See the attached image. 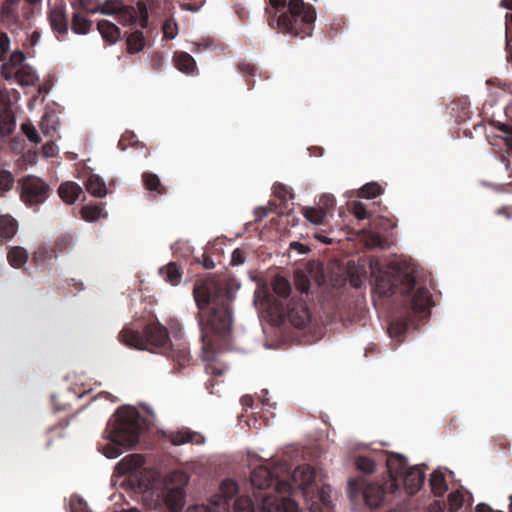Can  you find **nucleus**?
Here are the masks:
<instances>
[{"label":"nucleus","mask_w":512,"mask_h":512,"mask_svg":"<svg viewBox=\"0 0 512 512\" xmlns=\"http://www.w3.org/2000/svg\"><path fill=\"white\" fill-rule=\"evenodd\" d=\"M180 7L183 10L192 11V12H196L200 8L199 5L192 4V3H189V2H185V3L180 4Z\"/></svg>","instance_id":"obj_58"},{"label":"nucleus","mask_w":512,"mask_h":512,"mask_svg":"<svg viewBox=\"0 0 512 512\" xmlns=\"http://www.w3.org/2000/svg\"><path fill=\"white\" fill-rule=\"evenodd\" d=\"M85 187L88 193L98 198H102L107 194L105 182L96 174H92L88 177L85 182Z\"/></svg>","instance_id":"obj_22"},{"label":"nucleus","mask_w":512,"mask_h":512,"mask_svg":"<svg viewBox=\"0 0 512 512\" xmlns=\"http://www.w3.org/2000/svg\"><path fill=\"white\" fill-rule=\"evenodd\" d=\"M287 320L296 328L306 327L311 319L309 309L303 300L292 299L285 313Z\"/></svg>","instance_id":"obj_10"},{"label":"nucleus","mask_w":512,"mask_h":512,"mask_svg":"<svg viewBox=\"0 0 512 512\" xmlns=\"http://www.w3.org/2000/svg\"><path fill=\"white\" fill-rule=\"evenodd\" d=\"M71 509L73 512H86V506L85 503L82 502V500H78L77 504L71 501Z\"/></svg>","instance_id":"obj_57"},{"label":"nucleus","mask_w":512,"mask_h":512,"mask_svg":"<svg viewBox=\"0 0 512 512\" xmlns=\"http://www.w3.org/2000/svg\"><path fill=\"white\" fill-rule=\"evenodd\" d=\"M79 4L83 11L94 14L98 12L101 2L99 0H79Z\"/></svg>","instance_id":"obj_47"},{"label":"nucleus","mask_w":512,"mask_h":512,"mask_svg":"<svg viewBox=\"0 0 512 512\" xmlns=\"http://www.w3.org/2000/svg\"><path fill=\"white\" fill-rule=\"evenodd\" d=\"M253 497L263 512H298L297 503L289 497L292 486L277 480L266 466L256 467L250 475Z\"/></svg>","instance_id":"obj_5"},{"label":"nucleus","mask_w":512,"mask_h":512,"mask_svg":"<svg viewBox=\"0 0 512 512\" xmlns=\"http://www.w3.org/2000/svg\"><path fill=\"white\" fill-rule=\"evenodd\" d=\"M387 493H392L387 481L383 484L368 483L363 490L364 501L369 507L377 508L382 504Z\"/></svg>","instance_id":"obj_13"},{"label":"nucleus","mask_w":512,"mask_h":512,"mask_svg":"<svg viewBox=\"0 0 512 512\" xmlns=\"http://www.w3.org/2000/svg\"><path fill=\"white\" fill-rule=\"evenodd\" d=\"M238 70L246 78V84L248 86V89H253L255 82L253 79L250 78L255 76L257 71L256 66L249 62L241 61L238 64Z\"/></svg>","instance_id":"obj_34"},{"label":"nucleus","mask_w":512,"mask_h":512,"mask_svg":"<svg viewBox=\"0 0 512 512\" xmlns=\"http://www.w3.org/2000/svg\"><path fill=\"white\" fill-rule=\"evenodd\" d=\"M21 130L30 142L35 144L40 143L41 137L32 123H23L21 125Z\"/></svg>","instance_id":"obj_45"},{"label":"nucleus","mask_w":512,"mask_h":512,"mask_svg":"<svg viewBox=\"0 0 512 512\" xmlns=\"http://www.w3.org/2000/svg\"><path fill=\"white\" fill-rule=\"evenodd\" d=\"M425 471L419 466L409 467L403 477L400 479L406 491L413 495L418 492L424 484Z\"/></svg>","instance_id":"obj_14"},{"label":"nucleus","mask_w":512,"mask_h":512,"mask_svg":"<svg viewBox=\"0 0 512 512\" xmlns=\"http://www.w3.org/2000/svg\"><path fill=\"white\" fill-rule=\"evenodd\" d=\"M269 4L275 10L272 15L271 9L268 6L265 8L272 29L300 38L312 35L316 20L312 5L303 0H269Z\"/></svg>","instance_id":"obj_4"},{"label":"nucleus","mask_w":512,"mask_h":512,"mask_svg":"<svg viewBox=\"0 0 512 512\" xmlns=\"http://www.w3.org/2000/svg\"><path fill=\"white\" fill-rule=\"evenodd\" d=\"M13 174L5 169L0 170V190L3 192L10 191L14 185Z\"/></svg>","instance_id":"obj_43"},{"label":"nucleus","mask_w":512,"mask_h":512,"mask_svg":"<svg viewBox=\"0 0 512 512\" xmlns=\"http://www.w3.org/2000/svg\"><path fill=\"white\" fill-rule=\"evenodd\" d=\"M162 30L165 38L174 39L178 33L177 23L172 20H166Z\"/></svg>","instance_id":"obj_46"},{"label":"nucleus","mask_w":512,"mask_h":512,"mask_svg":"<svg viewBox=\"0 0 512 512\" xmlns=\"http://www.w3.org/2000/svg\"><path fill=\"white\" fill-rule=\"evenodd\" d=\"M52 258H56V252L54 248H49L45 245L40 246L37 251H35L33 260L38 264H44L47 261H50Z\"/></svg>","instance_id":"obj_35"},{"label":"nucleus","mask_w":512,"mask_h":512,"mask_svg":"<svg viewBox=\"0 0 512 512\" xmlns=\"http://www.w3.org/2000/svg\"><path fill=\"white\" fill-rule=\"evenodd\" d=\"M320 202L325 206V208L329 209L334 206L335 199L331 195H325L321 197Z\"/></svg>","instance_id":"obj_56"},{"label":"nucleus","mask_w":512,"mask_h":512,"mask_svg":"<svg viewBox=\"0 0 512 512\" xmlns=\"http://www.w3.org/2000/svg\"><path fill=\"white\" fill-rule=\"evenodd\" d=\"M73 245V236L69 233L59 235L54 243L55 252H65Z\"/></svg>","instance_id":"obj_38"},{"label":"nucleus","mask_w":512,"mask_h":512,"mask_svg":"<svg viewBox=\"0 0 512 512\" xmlns=\"http://www.w3.org/2000/svg\"><path fill=\"white\" fill-rule=\"evenodd\" d=\"M124 467L125 471H136L144 465V459L139 454H133L124 457L120 463Z\"/></svg>","instance_id":"obj_33"},{"label":"nucleus","mask_w":512,"mask_h":512,"mask_svg":"<svg viewBox=\"0 0 512 512\" xmlns=\"http://www.w3.org/2000/svg\"><path fill=\"white\" fill-rule=\"evenodd\" d=\"M272 286L273 291L281 298H287L291 292L290 283L286 279L281 277L276 278Z\"/></svg>","instance_id":"obj_37"},{"label":"nucleus","mask_w":512,"mask_h":512,"mask_svg":"<svg viewBox=\"0 0 512 512\" xmlns=\"http://www.w3.org/2000/svg\"><path fill=\"white\" fill-rule=\"evenodd\" d=\"M386 466L389 474L387 484H389L391 492H395L398 489V481L409 469L407 460L402 455L391 454L387 459Z\"/></svg>","instance_id":"obj_11"},{"label":"nucleus","mask_w":512,"mask_h":512,"mask_svg":"<svg viewBox=\"0 0 512 512\" xmlns=\"http://www.w3.org/2000/svg\"><path fill=\"white\" fill-rule=\"evenodd\" d=\"M502 6L506 9L512 10V0H502Z\"/></svg>","instance_id":"obj_64"},{"label":"nucleus","mask_w":512,"mask_h":512,"mask_svg":"<svg viewBox=\"0 0 512 512\" xmlns=\"http://www.w3.org/2000/svg\"><path fill=\"white\" fill-rule=\"evenodd\" d=\"M390 226V221L384 217H377L370 223V229L363 230V239L365 245L370 248H381L385 249L388 246L386 237L381 234L378 230L380 228H387Z\"/></svg>","instance_id":"obj_9"},{"label":"nucleus","mask_w":512,"mask_h":512,"mask_svg":"<svg viewBox=\"0 0 512 512\" xmlns=\"http://www.w3.org/2000/svg\"><path fill=\"white\" fill-rule=\"evenodd\" d=\"M20 198L30 208L37 210L38 206L44 203L50 195L49 185L33 175H28L20 181Z\"/></svg>","instance_id":"obj_8"},{"label":"nucleus","mask_w":512,"mask_h":512,"mask_svg":"<svg viewBox=\"0 0 512 512\" xmlns=\"http://www.w3.org/2000/svg\"><path fill=\"white\" fill-rule=\"evenodd\" d=\"M429 484L435 496H443L448 489L445 476L440 470L431 473Z\"/></svg>","instance_id":"obj_26"},{"label":"nucleus","mask_w":512,"mask_h":512,"mask_svg":"<svg viewBox=\"0 0 512 512\" xmlns=\"http://www.w3.org/2000/svg\"><path fill=\"white\" fill-rule=\"evenodd\" d=\"M390 293L400 305L398 316L391 319L388 334L392 339L402 342L413 316H426L433 306L429 289L420 283L411 273L401 275L390 288Z\"/></svg>","instance_id":"obj_2"},{"label":"nucleus","mask_w":512,"mask_h":512,"mask_svg":"<svg viewBox=\"0 0 512 512\" xmlns=\"http://www.w3.org/2000/svg\"><path fill=\"white\" fill-rule=\"evenodd\" d=\"M240 401L243 406H247V407H250L253 404V398L249 395H245V396L241 397Z\"/></svg>","instance_id":"obj_61"},{"label":"nucleus","mask_w":512,"mask_h":512,"mask_svg":"<svg viewBox=\"0 0 512 512\" xmlns=\"http://www.w3.org/2000/svg\"><path fill=\"white\" fill-rule=\"evenodd\" d=\"M193 296L198 308L205 370L213 376H222L226 366L218 361L216 353L229 348L231 344L233 293L216 282L205 281L194 287Z\"/></svg>","instance_id":"obj_1"},{"label":"nucleus","mask_w":512,"mask_h":512,"mask_svg":"<svg viewBox=\"0 0 512 512\" xmlns=\"http://www.w3.org/2000/svg\"><path fill=\"white\" fill-rule=\"evenodd\" d=\"M51 28L60 35H66L68 32V16L64 4L54 6L48 14Z\"/></svg>","instance_id":"obj_16"},{"label":"nucleus","mask_w":512,"mask_h":512,"mask_svg":"<svg viewBox=\"0 0 512 512\" xmlns=\"http://www.w3.org/2000/svg\"><path fill=\"white\" fill-rule=\"evenodd\" d=\"M0 14L2 19L8 23L15 24L18 22V9L15 6H10L3 2L0 8Z\"/></svg>","instance_id":"obj_36"},{"label":"nucleus","mask_w":512,"mask_h":512,"mask_svg":"<svg viewBox=\"0 0 512 512\" xmlns=\"http://www.w3.org/2000/svg\"><path fill=\"white\" fill-rule=\"evenodd\" d=\"M173 62L175 67L185 74H194L197 71L196 61L187 52L176 51L173 55Z\"/></svg>","instance_id":"obj_19"},{"label":"nucleus","mask_w":512,"mask_h":512,"mask_svg":"<svg viewBox=\"0 0 512 512\" xmlns=\"http://www.w3.org/2000/svg\"><path fill=\"white\" fill-rule=\"evenodd\" d=\"M245 262V253L241 249H235L231 255V265H241Z\"/></svg>","instance_id":"obj_50"},{"label":"nucleus","mask_w":512,"mask_h":512,"mask_svg":"<svg viewBox=\"0 0 512 512\" xmlns=\"http://www.w3.org/2000/svg\"><path fill=\"white\" fill-rule=\"evenodd\" d=\"M25 60V55L21 51H15L10 56V62L13 65H20Z\"/></svg>","instance_id":"obj_54"},{"label":"nucleus","mask_w":512,"mask_h":512,"mask_svg":"<svg viewBox=\"0 0 512 512\" xmlns=\"http://www.w3.org/2000/svg\"><path fill=\"white\" fill-rule=\"evenodd\" d=\"M304 215L307 218V220H309L310 222H312L314 224H322L325 219L326 212L321 207L306 208Z\"/></svg>","instance_id":"obj_39"},{"label":"nucleus","mask_w":512,"mask_h":512,"mask_svg":"<svg viewBox=\"0 0 512 512\" xmlns=\"http://www.w3.org/2000/svg\"><path fill=\"white\" fill-rule=\"evenodd\" d=\"M504 143L507 148V151L509 154L512 155V137L511 136H505L504 137Z\"/></svg>","instance_id":"obj_63"},{"label":"nucleus","mask_w":512,"mask_h":512,"mask_svg":"<svg viewBox=\"0 0 512 512\" xmlns=\"http://www.w3.org/2000/svg\"><path fill=\"white\" fill-rule=\"evenodd\" d=\"M43 155L47 158L55 157L58 152V148L55 143L47 142L42 146Z\"/></svg>","instance_id":"obj_49"},{"label":"nucleus","mask_w":512,"mask_h":512,"mask_svg":"<svg viewBox=\"0 0 512 512\" xmlns=\"http://www.w3.org/2000/svg\"><path fill=\"white\" fill-rule=\"evenodd\" d=\"M138 144L139 140L137 139V136L133 132L126 131L124 134H122L118 142V148L124 151L128 147H136Z\"/></svg>","instance_id":"obj_41"},{"label":"nucleus","mask_w":512,"mask_h":512,"mask_svg":"<svg viewBox=\"0 0 512 512\" xmlns=\"http://www.w3.org/2000/svg\"><path fill=\"white\" fill-rule=\"evenodd\" d=\"M98 12L115 16L122 25L139 24L141 28L148 25V10L144 1H138L136 7L124 5L120 0L101 2Z\"/></svg>","instance_id":"obj_7"},{"label":"nucleus","mask_w":512,"mask_h":512,"mask_svg":"<svg viewBox=\"0 0 512 512\" xmlns=\"http://www.w3.org/2000/svg\"><path fill=\"white\" fill-rule=\"evenodd\" d=\"M10 47V39L5 33H0V51L1 56L0 59H2V56H4L8 51Z\"/></svg>","instance_id":"obj_52"},{"label":"nucleus","mask_w":512,"mask_h":512,"mask_svg":"<svg viewBox=\"0 0 512 512\" xmlns=\"http://www.w3.org/2000/svg\"><path fill=\"white\" fill-rule=\"evenodd\" d=\"M166 437L169 442L175 446H179L185 443L201 444L204 441V438L201 434L192 432L187 428L175 432H169Z\"/></svg>","instance_id":"obj_17"},{"label":"nucleus","mask_w":512,"mask_h":512,"mask_svg":"<svg viewBox=\"0 0 512 512\" xmlns=\"http://www.w3.org/2000/svg\"><path fill=\"white\" fill-rule=\"evenodd\" d=\"M159 273L171 285H178L181 282L182 273L175 262H170L165 267L160 268Z\"/></svg>","instance_id":"obj_28"},{"label":"nucleus","mask_w":512,"mask_h":512,"mask_svg":"<svg viewBox=\"0 0 512 512\" xmlns=\"http://www.w3.org/2000/svg\"><path fill=\"white\" fill-rule=\"evenodd\" d=\"M18 230L17 221L10 215L0 216V237L5 240L12 239Z\"/></svg>","instance_id":"obj_23"},{"label":"nucleus","mask_w":512,"mask_h":512,"mask_svg":"<svg viewBox=\"0 0 512 512\" xmlns=\"http://www.w3.org/2000/svg\"><path fill=\"white\" fill-rule=\"evenodd\" d=\"M356 467L358 470L366 473V474H371L375 471V462L367 457V456H359L357 459H356Z\"/></svg>","instance_id":"obj_42"},{"label":"nucleus","mask_w":512,"mask_h":512,"mask_svg":"<svg viewBox=\"0 0 512 512\" xmlns=\"http://www.w3.org/2000/svg\"><path fill=\"white\" fill-rule=\"evenodd\" d=\"M203 266L206 269H213L215 267V263H214V261H213V259L211 257L204 256Z\"/></svg>","instance_id":"obj_59"},{"label":"nucleus","mask_w":512,"mask_h":512,"mask_svg":"<svg viewBox=\"0 0 512 512\" xmlns=\"http://www.w3.org/2000/svg\"><path fill=\"white\" fill-rule=\"evenodd\" d=\"M234 512H255V508H261V503L258 504L254 499L249 496H239L233 502Z\"/></svg>","instance_id":"obj_31"},{"label":"nucleus","mask_w":512,"mask_h":512,"mask_svg":"<svg viewBox=\"0 0 512 512\" xmlns=\"http://www.w3.org/2000/svg\"><path fill=\"white\" fill-rule=\"evenodd\" d=\"M185 484L167 488L164 503L170 512H180L185 504Z\"/></svg>","instance_id":"obj_15"},{"label":"nucleus","mask_w":512,"mask_h":512,"mask_svg":"<svg viewBox=\"0 0 512 512\" xmlns=\"http://www.w3.org/2000/svg\"><path fill=\"white\" fill-rule=\"evenodd\" d=\"M127 50L130 54H135L143 50L145 46V38L140 30H136L129 34L126 40Z\"/></svg>","instance_id":"obj_30"},{"label":"nucleus","mask_w":512,"mask_h":512,"mask_svg":"<svg viewBox=\"0 0 512 512\" xmlns=\"http://www.w3.org/2000/svg\"><path fill=\"white\" fill-rule=\"evenodd\" d=\"M142 182L147 190L155 192L157 195H164L166 193L165 186L161 183L159 177L152 172H144L142 174Z\"/></svg>","instance_id":"obj_25"},{"label":"nucleus","mask_w":512,"mask_h":512,"mask_svg":"<svg viewBox=\"0 0 512 512\" xmlns=\"http://www.w3.org/2000/svg\"><path fill=\"white\" fill-rule=\"evenodd\" d=\"M269 213V209L266 207H257L255 209V221H261L263 218H265Z\"/></svg>","instance_id":"obj_55"},{"label":"nucleus","mask_w":512,"mask_h":512,"mask_svg":"<svg viewBox=\"0 0 512 512\" xmlns=\"http://www.w3.org/2000/svg\"><path fill=\"white\" fill-rule=\"evenodd\" d=\"M315 477V470L310 465L299 466L293 473L294 481L302 490L308 489L314 483Z\"/></svg>","instance_id":"obj_18"},{"label":"nucleus","mask_w":512,"mask_h":512,"mask_svg":"<svg viewBox=\"0 0 512 512\" xmlns=\"http://www.w3.org/2000/svg\"><path fill=\"white\" fill-rule=\"evenodd\" d=\"M499 130L503 132L506 136L512 137V125L509 124H501Z\"/></svg>","instance_id":"obj_60"},{"label":"nucleus","mask_w":512,"mask_h":512,"mask_svg":"<svg viewBox=\"0 0 512 512\" xmlns=\"http://www.w3.org/2000/svg\"><path fill=\"white\" fill-rule=\"evenodd\" d=\"M82 193V188L76 182H64L58 188L59 197L67 204H73Z\"/></svg>","instance_id":"obj_20"},{"label":"nucleus","mask_w":512,"mask_h":512,"mask_svg":"<svg viewBox=\"0 0 512 512\" xmlns=\"http://www.w3.org/2000/svg\"><path fill=\"white\" fill-rule=\"evenodd\" d=\"M15 126L14 116L10 113H5L0 116V130L3 133L9 134L13 131Z\"/></svg>","instance_id":"obj_44"},{"label":"nucleus","mask_w":512,"mask_h":512,"mask_svg":"<svg viewBox=\"0 0 512 512\" xmlns=\"http://www.w3.org/2000/svg\"><path fill=\"white\" fill-rule=\"evenodd\" d=\"M119 340L128 347L166 356L175 363L178 372L191 361L187 344H173L167 328L157 319L147 323L141 332L128 327L123 328L119 333Z\"/></svg>","instance_id":"obj_3"},{"label":"nucleus","mask_w":512,"mask_h":512,"mask_svg":"<svg viewBox=\"0 0 512 512\" xmlns=\"http://www.w3.org/2000/svg\"><path fill=\"white\" fill-rule=\"evenodd\" d=\"M350 210L358 220H364L371 217V213L368 211L366 205L360 201L352 202L350 204Z\"/></svg>","instance_id":"obj_40"},{"label":"nucleus","mask_w":512,"mask_h":512,"mask_svg":"<svg viewBox=\"0 0 512 512\" xmlns=\"http://www.w3.org/2000/svg\"><path fill=\"white\" fill-rule=\"evenodd\" d=\"M449 505L453 512H456L463 505L464 498L460 492H452L448 497Z\"/></svg>","instance_id":"obj_48"},{"label":"nucleus","mask_w":512,"mask_h":512,"mask_svg":"<svg viewBox=\"0 0 512 512\" xmlns=\"http://www.w3.org/2000/svg\"><path fill=\"white\" fill-rule=\"evenodd\" d=\"M151 66L154 70L159 71L163 66V58L160 54L155 53L151 58Z\"/></svg>","instance_id":"obj_53"},{"label":"nucleus","mask_w":512,"mask_h":512,"mask_svg":"<svg viewBox=\"0 0 512 512\" xmlns=\"http://www.w3.org/2000/svg\"><path fill=\"white\" fill-rule=\"evenodd\" d=\"M296 286L302 293H308L310 288V280L304 275L298 276Z\"/></svg>","instance_id":"obj_51"},{"label":"nucleus","mask_w":512,"mask_h":512,"mask_svg":"<svg viewBox=\"0 0 512 512\" xmlns=\"http://www.w3.org/2000/svg\"><path fill=\"white\" fill-rule=\"evenodd\" d=\"M384 189L381 185H379L377 182H370L363 185L358 190V197L360 198H366V199H373L381 194H383Z\"/></svg>","instance_id":"obj_32"},{"label":"nucleus","mask_w":512,"mask_h":512,"mask_svg":"<svg viewBox=\"0 0 512 512\" xmlns=\"http://www.w3.org/2000/svg\"><path fill=\"white\" fill-rule=\"evenodd\" d=\"M92 26V21L89 20L81 12H75L72 16L71 28L76 34H87L89 33Z\"/></svg>","instance_id":"obj_27"},{"label":"nucleus","mask_w":512,"mask_h":512,"mask_svg":"<svg viewBox=\"0 0 512 512\" xmlns=\"http://www.w3.org/2000/svg\"><path fill=\"white\" fill-rule=\"evenodd\" d=\"M82 218L86 221H96L107 216L103 203L84 205L81 209Z\"/></svg>","instance_id":"obj_24"},{"label":"nucleus","mask_w":512,"mask_h":512,"mask_svg":"<svg viewBox=\"0 0 512 512\" xmlns=\"http://www.w3.org/2000/svg\"><path fill=\"white\" fill-rule=\"evenodd\" d=\"M7 259L12 267L21 268L28 260V253L24 248L16 246L9 250Z\"/></svg>","instance_id":"obj_29"},{"label":"nucleus","mask_w":512,"mask_h":512,"mask_svg":"<svg viewBox=\"0 0 512 512\" xmlns=\"http://www.w3.org/2000/svg\"><path fill=\"white\" fill-rule=\"evenodd\" d=\"M278 188H279V190H276L277 195H278L280 198L285 199V194L287 193V189H286V187H285L284 185H282V184H279V185L276 187V189H278Z\"/></svg>","instance_id":"obj_62"},{"label":"nucleus","mask_w":512,"mask_h":512,"mask_svg":"<svg viewBox=\"0 0 512 512\" xmlns=\"http://www.w3.org/2000/svg\"><path fill=\"white\" fill-rule=\"evenodd\" d=\"M239 487L236 481L233 479H225L220 484V494L217 496V500L214 501L217 507V512H228L230 509L231 501L238 494Z\"/></svg>","instance_id":"obj_12"},{"label":"nucleus","mask_w":512,"mask_h":512,"mask_svg":"<svg viewBox=\"0 0 512 512\" xmlns=\"http://www.w3.org/2000/svg\"><path fill=\"white\" fill-rule=\"evenodd\" d=\"M114 423L109 424L105 430L110 440L102 448V453L110 459L117 458L123 452V448H131L139 442L144 427L137 410L120 408L117 410Z\"/></svg>","instance_id":"obj_6"},{"label":"nucleus","mask_w":512,"mask_h":512,"mask_svg":"<svg viewBox=\"0 0 512 512\" xmlns=\"http://www.w3.org/2000/svg\"><path fill=\"white\" fill-rule=\"evenodd\" d=\"M97 29L102 38L109 43H115L120 38V29L108 20L99 21Z\"/></svg>","instance_id":"obj_21"}]
</instances>
